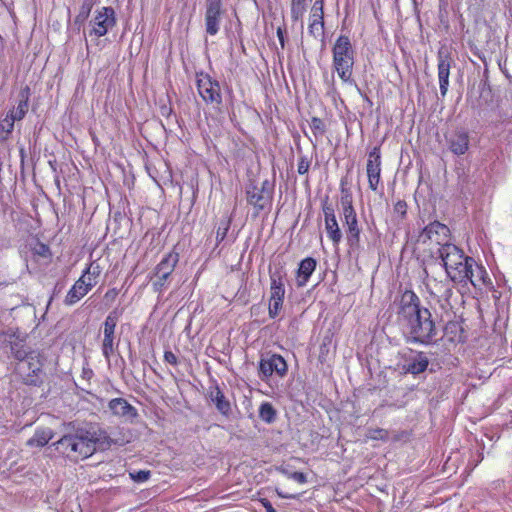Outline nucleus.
<instances>
[{
	"label": "nucleus",
	"mask_w": 512,
	"mask_h": 512,
	"mask_svg": "<svg viewBox=\"0 0 512 512\" xmlns=\"http://www.w3.org/2000/svg\"><path fill=\"white\" fill-rule=\"evenodd\" d=\"M398 322L408 343L429 345L436 340L437 330L430 311L420 305L419 297L406 290L400 297Z\"/></svg>",
	"instance_id": "1"
},
{
	"label": "nucleus",
	"mask_w": 512,
	"mask_h": 512,
	"mask_svg": "<svg viewBox=\"0 0 512 512\" xmlns=\"http://www.w3.org/2000/svg\"><path fill=\"white\" fill-rule=\"evenodd\" d=\"M354 63L355 51L352 43L348 36L340 35L332 47V67L344 84L355 87L358 93L370 102L353 78Z\"/></svg>",
	"instance_id": "2"
},
{
	"label": "nucleus",
	"mask_w": 512,
	"mask_h": 512,
	"mask_svg": "<svg viewBox=\"0 0 512 512\" xmlns=\"http://www.w3.org/2000/svg\"><path fill=\"white\" fill-rule=\"evenodd\" d=\"M56 450L72 461L86 459L94 454L91 441L87 434H68L64 435L53 444Z\"/></svg>",
	"instance_id": "3"
},
{
	"label": "nucleus",
	"mask_w": 512,
	"mask_h": 512,
	"mask_svg": "<svg viewBox=\"0 0 512 512\" xmlns=\"http://www.w3.org/2000/svg\"><path fill=\"white\" fill-rule=\"evenodd\" d=\"M423 236L438 245L436 252L432 253L433 266L438 265L443 268L448 277V226L434 221L424 228Z\"/></svg>",
	"instance_id": "4"
},
{
	"label": "nucleus",
	"mask_w": 512,
	"mask_h": 512,
	"mask_svg": "<svg viewBox=\"0 0 512 512\" xmlns=\"http://www.w3.org/2000/svg\"><path fill=\"white\" fill-rule=\"evenodd\" d=\"M247 203L254 209V216L261 212L268 213L272 208L274 195V182L268 179L262 181L260 186L250 182L245 189Z\"/></svg>",
	"instance_id": "5"
},
{
	"label": "nucleus",
	"mask_w": 512,
	"mask_h": 512,
	"mask_svg": "<svg viewBox=\"0 0 512 512\" xmlns=\"http://www.w3.org/2000/svg\"><path fill=\"white\" fill-rule=\"evenodd\" d=\"M474 265L475 260L472 257L466 256L462 249L450 243V281L464 287Z\"/></svg>",
	"instance_id": "6"
},
{
	"label": "nucleus",
	"mask_w": 512,
	"mask_h": 512,
	"mask_svg": "<svg viewBox=\"0 0 512 512\" xmlns=\"http://www.w3.org/2000/svg\"><path fill=\"white\" fill-rule=\"evenodd\" d=\"M341 207L346 228L347 243L351 248L357 247L360 243V228L358 225L357 214L353 207L352 196L347 191L342 190Z\"/></svg>",
	"instance_id": "7"
},
{
	"label": "nucleus",
	"mask_w": 512,
	"mask_h": 512,
	"mask_svg": "<svg viewBox=\"0 0 512 512\" xmlns=\"http://www.w3.org/2000/svg\"><path fill=\"white\" fill-rule=\"evenodd\" d=\"M178 261L179 254L175 251H171L156 265L153 275L150 276V280H152V289L155 293L162 294L167 289L168 280Z\"/></svg>",
	"instance_id": "8"
},
{
	"label": "nucleus",
	"mask_w": 512,
	"mask_h": 512,
	"mask_svg": "<svg viewBox=\"0 0 512 512\" xmlns=\"http://www.w3.org/2000/svg\"><path fill=\"white\" fill-rule=\"evenodd\" d=\"M43 356L37 351H30L28 359L18 363L16 370L27 385L38 386L42 383Z\"/></svg>",
	"instance_id": "9"
},
{
	"label": "nucleus",
	"mask_w": 512,
	"mask_h": 512,
	"mask_svg": "<svg viewBox=\"0 0 512 512\" xmlns=\"http://www.w3.org/2000/svg\"><path fill=\"white\" fill-rule=\"evenodd\" d=\"M197 90L206 104L219 106L222 103L220 84L206 73L197 74Z\"/></svg>",
	"instance_id": "10"
},
{
	"label": "nucleus",
	"mask_w": 512,
	"mask_h": 512,
	"mask_svg": "<svg viewBox=\"0 0 512 512\" xmlns=\"http://www.w3.org/2000/svg\"><path fill=\"white\" fill-rule=\"evenodd\" d=\"M120 314L117 310L110 312L103 323V341H102V354L107 362H110L111 355L114 352L115 346V329L118 323Z\"/></svg>",
	"instance_id": "11"
},
{
	"label": "nucleus",
	"mask_w": 512,
	"mask_h": 512,
	"mask_svg": "<svg viewBox=\"0 0 512 512\" xmlns=\"http://www.w3.org/2000/svg\"><path fill=\"white\" fill-rule=\"evenodd\" d=\"M116 24L115 11L112 7H102L96 11L91 21L92 29L90 35L102 37Z\"/></svg>",
	"instance_id": "12"
},
{
	"label": "nucleus",
	"mask_w": 512,
	"mask_h": 512,
	"mask_svg": "<svg viewBox=\"0 0 512 512\" xmlns=\"http://www.w3.org/2000/svg\"><path fill=\"white\" fill-rule=\"evenodd\" d=\"M286 372L287 363L285 359L278 354L263 357L259 362V375L262 380L268 379L274 373L282 377Z\"/></svg>",
	"instance_id": "13"
},
{
	"label": "nucleus",
	"mask_w": 512,
	"mask_h": 512,
	"mask_svg": "<svg viewBox=\"0 0 512 512\" xmlns=\"http://www.w3.org/2000/svg\"><path fill=\"white\" fill-rule=\"evenodd\" d=\"M369 188L377 191L381 179V152L380 147H374L368 153L366 164Z\"/></svg>",
	"instance_id": "14"
},
{
	"label": "nucleus",
	"mask_w": 512,
	"mask_h": 512,
	"mask_svg": "<svg viewBox=\"0 0 512 512\" xmlns=\"http://www.w3.org/2000/svg\"><path fill=\"white\" fill-rule=\"evenodd\" d=\"M87 438L91 441L92 448H94V451L96 450V447H99L101 449H108L112 445L117 446H123L128 443V440L121 437H112L109 432H107L104 429H98L93 432H86Z\"/></svg>",
	"instance_id": "15"
},
{
	"label": "nucleus",
	"mask_w": 512,
	"mask_h": 512,
	"mask_svg": "<svg viewBox=\"0 0 512 512\" xmlns=\"http://www.w3.org/2000/svg\"><path fill=\"white\" fill-rule=\"evenodd\" d=\"M108 408L111 413L127 423H134L138 417L137 409L124 398H114L109 401Z\"/></svg>",
	"instance_id": "16"
},
{
	"label": "nucleus",
	"mask_w": 512,
	"mask_h": 512,
	"mask_svg": "<svg viewBox=\"0 0 512 512\" xmlns=\"http://www.w3.org/2000/svg\"><path fill=\"white\" fill-rule=\"evenodd\" d=\"M325 217V229L328 238L333 242L334 246H338L342 239V233L339 228L334 209L330 205L323 206Z\"/></svg>",
	"instance_id": "17"
},
{
	"label": "nucleus",
	"mask_w": 512,
	"mask_h": 512,
	"mask_svg": "<svg viewBox=\"0 0 512 512\" xmlns=\"http://www.w3.org/2000/svg\"><path fill=\"white\" fill-rule=\"evenodd\" d=\"M93 287L91 282H86L81 276L67 292L64 298V304L66 306H73L78 303L83 297H85Z\"/></svg>",
	"instance_id": "18"
},
{
	"label": "nucleus",
	"mask_w": 512,
	"mask_h": 512,
	"mask_svg": "<svg viewBox=\"0 0 512 512\" xmlns=\"http://www.w3.org/2000/svg\"><path fill=\"white\" fill-rule=\"evenodd\" d=\"M286 276L285 270L280 267L274 271H270V299L284 300L285 286L284 278Z\"/></svg>",
	"instance_id": "19"
},
{
	"label": "nucleus",
	"mask_w": 512,
	"mask_h": 512,
	"mask_svg": "<svg viewBox=\"0 0 512 512\" xmlns=\"http://www.w3.org/2000/svg\"><path fill=\"white\" fill-rule=\"evenodd\" d=\"M222 13V6L206 5L205 29L207 34L214 36L219 32Z\"/></svg>",
	"instance_id": "20"
},
{
	"label": "nucleus",
	"mask_w": 512,
	"mask_h": 512,
	"mask_svg": "<svg viewBox=\"0 0 512 512\" xmlns=\"http://www.w3.org/2000/svg\"><path fill=\"white\" fill-rule=\"evenodd\" d=\"M469 148V132L465 129L457 130L450 139V152L463 155Z\"/></svg>",
	"instance_id": "21"
},
{
	"label": "nucleus",
	"mask_w": 512,
	"mask_h": 512,
	"mask_svg": "<svg viewBox=\"0 0 512 512\" xmlns=\"http://www.w3.org/2000/svg\"><path fill=\"white\" fill-rule=\"evenodd\" d=\"M317 262L312 257H306L300 261L297 269V284L304 286L316 269Z\"/></svg>",
	"instance_id": "22"
},
{
	"label": "nucleus",
	"mask_w": 512,
	"mask_h": 512,
	"mask_svg": "<svg viewBox=\"0 0 512 512\" xmlns=\"http://www.w3.org/2000/svg\"><path fill=\"white\" fill-rule=\"evenodd\" d=\"M438 58L440 92L444 96L448 90V51L443 46L439 50Z\"/></svg>",
	"instance_id": "23"
},
{
	"label": "nucleus",
	"mask_w": 512,
	"mask_h": 512,
	"mask_svg": "<svg viewBox=\"0 0 512 512\" xmlns=\"http://www.w3.org/2000/svg\"><path fill=\"white\" fill-rule=\"evenodd\" d=\"M210 400L215 404L217 410L224 416H229L231 413L230 402L226 399L221 389L216 386L209 393Z\"/></svg>",
	"instance_id": "24"
},
{
	"label": "nucleus",
	"mask_w": 512,
	"mask_h": 512,
	"mask_svg": "<svg viewBox=\"0 0 512 512\" xmlns=\"http://www.w3.org/2000/svg\"><path fill=\"white\" fill-rule=\"evenodd\" d=\"M428 366V359L423 353H418L411 359L406 361L404 368L408 373L417 375L426 370Z\"/></svg>",
	"instance_id": "25"
},
{
	"label": "nucleus",
	"mask_w": 512,
	"mask_h": 512,
	"mask_svg": "<svg viewBox=\"0 0 512 512\" xmlns=\"http://www.w3.org/2000/svg\"><path fill=\"white\" fill-rule=\"evenodd\" d=\"M53 438V431L50 428H38L34 435L27 440V446L44 447Z\"/></svg>",
	"instance_id": "26"
},
{
	"label": "nucleus",
	"mask_w": 512,
	"mask_h": 512,
	"mask_svg": "<svg viewBox=\"0 0 512 512\" xmlns=\"http://www.w3.org/2000/svg\"><path fill=\"white\" fill-rule=\"evenodd\" d=\"M28 91L29 88H26L25 90L21 91V99L19 100L17 106L13 108L11 111H9V113L16 121L22 120L28 111Z\"/></svg>",
	"instance_id": "27"
},
{
	"label": "nucleus",
	"mask_w": 512,
	"mask_h": 512,
	"mask_svg": "<svg viewBox=\"0 0 512 512\" xmlns=\"http://www.w3.org/2000/svg\"><path fill=\"white\" fill-rule=\"evenodd\" d=\"M102 267L97 261H92L89 265L83 270L81 277L86 280V282H91V286L94 287L98 278L102 273Z\"/></svg>",
	"instance_id": "28"
},
{
	"label": "nucleus",
	"mask_w": 512,
	"mask_h": 512,
	"mask_svg": "<svg viewBox=\"0 0 512 512\" xmlns=\"http://www.w3.org/2000/svg\"><path fill=\"white\" fill-rule=\"evenodd\" d=\"M487 277L488 276L486 270L482 266H479L475 263L474 267H472L469 273L467 283L472 284L474 287H479L486 283Z\"/></svg>",
	"instance_id": "29"
},
{
	"label": "nucleus",
	"mask_w": 512,
	"mask_h": 512,
	"mask_svg": "<svg viewBox=\"0 0 512 512\" xmlns=\"http://www.w3.org/2000/svg\"><path fill=\"white\" fill-rule=\"evenodd\" d=\"M15 119L8 112L4 118L0 120V139L7 140L14 129Z\"/></svg>",
	"instance_id": "30"
},
{
	"label": "nucleus",
	"mask_w": 512,
	"mask_h": 512,
	"mask_svg": "<svg viewBox=\"0 0 512 512\" xmlns=\"http://www.w3.org/2000/svg\"><path fill=\"white\" fill-rule=\"evenodd\" d=\"M276 410L273 405L269 402L261 403L259 407V417L265 423L271 424L276 419Z\"/></svg>",
	"instance_id": "31"
},
{
	"label": "nucleus",
	"mask_w": 512,
	"mask_h": 512,
	"mask_svg": "<svg viewBox=\"0 0 512 512\" xmlns=\"http://www.w3.org/2000/svg\"><path fill=\"white\" fill-rule=\"evenodd\" d=\"M450 342H464L466 334L462 324L450 321Z\"/></svg>",
	"instance_id": "32"
},
{
	"label": "nucleus",
	"mask_w": 512,
	"mask_h": 512,
	"mask_svg": "<svg viewBox=\"0 0 512 512\" xmlns=\"http://www.w3.org/2000/svg\"><path fill=\"white\" fill-rule=\"evenodd\" d=\"M231 222H232V215L226 216L221 219L219 226L217 228V232H216V241L218 243L222 242L225 239V237L230 229Z\"/></svg>",
	"instance_id": "33"
},
{
	"label": "nucleus",
	"mask_w": 512,
	"mask_h": 512,
	"mask_svg": "<svg viewBox=\"0 0 512 512\" xmlns=\"http://www.w3.org/2000/svg\"><path fill=\"white\" fill-rule=\"evenodd\" d=\"M310 128L315 137L322 136L325 133V124L319 117L311 118Z\"/></svg>",
	"instance_id": "34"
},
{
	"label": "nucleus",
	"mask_w": 512,
	"mask_h": 512,
	"mask_svg": "<svg viewBox=\"0 0 512 512\" xmlns=\"http://www.w3.org/2000/svg\"><path fill=\"white\" fill-rule=\"evenodd\" d=\"M367 438L371 440L388 441L389 433L387 430L382 428L369 429L367 432Z\"/></svg>",
	"instance_id": "35"
},
{
	"label": "nucleus",
	"mask_w": 512,
	"mask_h": 512,
	"mask_svg": "<svg viewBox=\"0 0 512 512\" xmlns=\"http://www.w3.org/2000/svg\"><path fill=\"white\" fill-rule=\"evenodd\" d=\"M11 353L19 361L18 363H22V361L28 359V356H30V352H27L23 349V346L18 343H13L11 345Z\"/></svg>",
	"instance_id": "36"
},
{
	"label": "nucleus",
	"mask_w": 512,
	"mask_h": 512,
	"mask_svg": "<svg viewBox=\"0 0 512 512\" xmlns=\"http://www.w3.org/2000/svg\"><path fill=\"white\" fill-rule=\"evenodd\" d=\"M284 300H272L269 299V307H268V314L271 319H275L283 306Z\"/></svg>",
	"instance_id": "37"
},
{
	"label": "nucleus",
	"mask_w": 512,
	"mask_h": 512,
	"mask_svg": "<svg viewBox=\"0 0 512 512\" xmlns=\"http://www.w3.org/2000/svg\"><path fill=\"white\" fill-rule=\"evenodd\" d=\"M311 165V158L307 155H300L298 159L297 172L300 175L307 174Z\"/></svg>",
	"instance_id": "38"
},
{
	"label": "nucleus",
	"mask_w": 512,
	"mask_h": 512,
	"mask_svg": "<svg viewBox=\"0 0 512 512\" xmlns=\"http://www.w3.org/2000/svg\"><path fill=\"white\" fill-rule=\"evenodd\" d=\"M130 478L136 483H144L150 478V471L139 470L129 473Z\"/></svg>",
	"instance_id": "39"
},
{
	"label": "nucleus",
	"mask_w": 512,
	"mask_h": 512,
	"mask_svg": "<svg viewBox=\"0 0 512 512\" xmlns=\"http://www.w3.org/2000/svg\"><path fill=\"white\" fill-rule=\"evenodd\" d=\"M308 31L311 36L318 38L324 33V23L310 22Z\"/></svg>",
	"instance_id": "40"
},
{
	"label": "nucleus",
	"mask_w": 512,
	"mask_h": 512,
	"mask_svg": "<svg viewBox=\"0 0 512 512\" xmlns=\"http://www.w3.org/2000/svg\"><path fill=\"white\" fill-rule=\"evenodd\" d=\"M119 295V290L117 288L109 289L104 295V301L107 305L113 303L117 296Z\"/></svg>",
	"instance_id": "41"
},
{
	"label": "nucleus",
	"mask_w": 512,
	"mask_h": 512,
	"mask_svg": "<svg viewBox=\"0 0 512 512\" xmlns=\"http://www.w3.org/2000/svg\"><path fill=\"white\" fill-rule=\"evenodd\" d=\"M310 22L324 23V11H317V8L311 9Z\"/></svg>",
	"instance_id": "42"
},
{
	"label": "nucleus",
	"mask_w": 512,
	"mask_h": 512,
	"mask_svg": "<svg viewBox=\"0 0 512 512\" xmlns=\"http://www.w3.org/2000/svg\"><path fill=\"white\" fill-rule=\"evenodd\" d=\"M164 361L173 366L178 364L177 356L170 350L164 352Z\"/></svg>",
	"instance_id": "43"
},
{
	"label": "nucleus",
	"mask_w": 512,
	"mask_h": 512,
	"mask_svg": "<svg viewBox=\"0 0 512 512\" xmlns=\"http://www.w3.org/2000/svg\"><path fill=\"white\" fill-rule=\"evenodd\" d=\"M94 375V372L93 370L89 367V365L86 363L83 367H82V371H81V379L82 380H85L87 382L90 381V379L93 377Z\"/></svg>",
	"instance_id": "44"
},
{
	"label": "nucleus",
	"mask_w": 512,
	"mask_h": 512,
	"mask_svg": "<svg viewBox=\"0 0 512 512\" xmlns=\"http://www.w3.org/2000/svg\"><path fill=\"white\" fill-rule=\"evenodd\" d=\"M109 434H111L112 437L123 436L124 438H126L128 440V443L130 442V433L128 430H125L123 428H117L115 430H112L111 432H109Z\"/></svg>",
	"instance_id": "45"
},
{
	"label": "nucleus",
	"mask_w": 512,
	"mask_h": 512,
	"mask_svg": "<svg viewBox=\"0 0 512 512\" xmlns=\"http://www.w3.org/2000/svg\"><path fill=\"white\" fill-rule=\"evenodd\" d=\"M289 478L290 479H293L294 481L300 483V484H304L307 482V477L304 473L302 472H298V471H295V472H292L289 474Z\"/></svg>",
	"instance_id": "46"
},
{
	"label": "nucleus",
	"mask_w": 512,
	"mask_h": 512,
	"mask_svg": "<svg viewBox=\"0 0 512 512\" xmlns=\"http://www.w3.org/2000/svg\"><path fill=\"white\" fill-rule=\"evenodd\" d=\"M92 6H93L92 1L83 0V4H82L81 10H80V16L87 17L91 11Z\"/></svg>",
	"instance_id": "47"
},
{
	"label": "nucleus",
	"mask_w": 512,
	"mask_h": 512,
	"mask_svg": "<svg viewBox=\"0 0 512 512\" xmlns=\"http://www.w3.org/2000/svg\"><path fill=\"white\" fill-rule=\"evenodd\" d=\"M259 501L262 504V506L265 508L266 512H277L268 499L261 498Z\"/></svg>",
	"instance_id": "48"
},
{
	"label": "nucleus",
	"mask_w": 512,
	"mask_h": 512,
	"mask_svg": "<svg viewBox=\"0 0 512 512\" xmlns=\"http://www.w3.org/2000/svg\"><path fill=\"white\" fill-rule=\"evenodd\" d=\"M276 494L280 497V498H283V499H297L298 498V495L296 494H289V493H285L283 492L282 490H280L279 488H276Z\"/></svg>",
	"instance_id": "49"
},
{
	"label": "nucleus",
	"mask_w": 512,
	"mask_h": 512,
	"mask_svg": "<svg viewBox=\"0 0 512 512\" xmlns=\"http://www.w3.org/2000/svg\"><path fill=\"white\" fill-rule=\"evenodd\" d=\"M406 208H407V204L405 201L400 200L395 204V210L398 213L405 214Z\"/></svg>",
	"instance_id": "50"
},
{
	"label": "nucleus",
	"mask_w": 512,
	"mask_h": 512,
	"mask_svg": "<svg viewBox=\"0 0 512 512\" xmlns=\"http://www.w3.org/2000/svg\"><path fill=\"white\" fill-rule=\"evenodd\" d=\"M317 11H324V0H315L311 9H316Z\"/></svg>",
	"instance_id": "51"
},
{
	"label": "nucleus",
	"mask_w": 512,
	"mask_h": 512,
	"mask_svg": "<svg viewBox=\"0 0 512 512\" xmlns=\"http://www.w3.org/2000/svg\"><path fill=\"white\" fill-rule=\"evenodd\" d=\"M277 36H278L279 42L281 43V45L283 47L284 46V35H283L281 28H278Z\"/></svg>",
	"instance_id": "52"
},
{
	"label": "nucleus",
	"mask_w": 512,
	"mask_h": 512,
	"mask_svg": "<svg viewBox=\"0 0 512 512\" xmlns=\"http://www.w3.org/2000/svg\"><path fill=\"white\" fill-rule=\"evenodd\" d=\"M206 5L222 6L221 0H206Z\"/></svg>",
	"instance_id": "53"
},
{
	"label": "nucleus",
	"mask_w": 512,
	"mask_h": 512,
	"mask_svg": "<svg viewBox=\"0 0 512 512\" xmlns=\"http://www.w3.org/2000/svg\"><path fill=\"white\" fill-rule=\"evenodd\" d=\"M279 471H280L281 473L285 474V475L289 478V474H290L291 472H289L287 469H285V468H282V467H281V468H279Z\"/></svg>",
	"instance_id": "54"
},
{
	"label": "nucleus",
	"mask_w": 512,
	"mask_h": 512,
	"mask_svg": "<svg viewBox=\"0 0 512 512\" xmlns=\"http://www.w3.org/2000/svg\"><path fill=\"white\" fill-rule=\"evenodd\" d=\"M444 10V0H440V11Z\"/></svg>",
	"instance_id": "55"
},
{
	"label": "nucleus",
	"mask_w": 512,
	"mask_h": 512,
	"mask_svg": "<svg viewBox=\"0 0 512 512\" xmlns=\"http://www.w3.org/2000/svg\"><path fill=\"white\" fill-rule=\"evenodd\" d=\"M447 463H448V458L444 461L443 466L445 467Z\"/></svg>",
	"instance_id": "56"
}]
</instances>
